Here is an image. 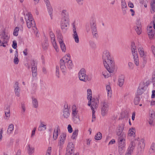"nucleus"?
Masks as SVG:
<instances>
[{"mask_svg": "<svg viewBox=\"0 0 155 155\" xmlns=\"http://www.w3.org/2000/svg\"><path fill=\"white\" fill-rule=\"evenodd\" d=\"M118 150L120 153L124 152L126 148V135L122 134L118 137L117 140Z\"/></svg>", "mask_w": 155, "mask_h": 155, "instance_id": "nucleus-4", "label": "nucleus"}, {"mask_svg": "<svg viewBox=\"0 0 155 155\" xmlns=\"http://www.w3.org/2000/svg\"><path fill=\"white\" fill-rule=\"evenodd\" d=\"M51 147H48L45 155H51Z\"/></svg>", "mask_w": 155, "mask_h": 155, "instance_id": "nucleus-54", "label": "nucleus"}, {"mask_svg": "<svg viewBox=\"0 0 155 155\" xmlns=\"http://www.w3.org/2000/svg\"><path fill=\"white\" fill-rule=\"evenodd\" d=\"M129 68L130 70H133L134 68V64L131 62H129L128 64Z\"/></svg>", "mask_w": 155, "mask_h": 155, "instance_id": "nucleus-48", "label": "nucleus"}, {"mask_svg": "<svg viewBox=\"0 0 155 155\" xmlns=\"http://www.w3.org/2000/svg\"><path fill=\"white\" fill-rule=\"evenodd\" d=\"M36 127H34L33 128V129L32 131V133H31V137H32V138L35 135V131L36 130Z\"/></svg>", "mask_w": 155, "mask_h": 155, "instance_id": "nucleus-58", "label": "nucleus"}, {"mask_svg": "<svg viewBox=\"0 0 155 155\" xmlns=\"http://www.w3.org/2000/svg\"><path fill=\"white\" fill-rule=\"evenodd\" d=\"M66 137V134L65 133H62L61 134L59 137V140L58 142L60 145H63L65 140Z\"/></svg>", "mask_w": 155, "mask_h": 155, "instance_id": "nucleus-18", "label": "nucleus"}, {"mask_svg": "<svg viewBox=\"0 0 155 155\" xmlns=\"http://www.w3.org/2000/svg\"><path fill=\"white\" fill-rule=\"evenodd\" d=\"M14 88L16 95L18 97L20 96V89L19 86V84L18 82H16L15 83L14 85Z\"/></svg>", "mask_w": 155, "mask_h": 155, "instance_id": "nucleus-21", "label": "nucleus"}, {"mask_svg": "<svg viewBox=\"0 0 155 155\" xmlns=\"http://www.w3.org/2000/svg\"><path fill=\"white\" fill-rule=\"evenodd\" d=\"M50 36L51 38V41L53 45V46L57 52L59 51V48L58 47L55 41L54 35L52 32L50 33Z\"/></svg>", "mask_w": 155, "mask_h": 155, "instance_id": "nucleus-16", "label": "nucleus"}, {"mask_svg": "<svg viewBox=\"0 0 155 155\" xmlns=\"http://www.w3.org/2000/svg\"><path fill=\"white\" fill-rule=\"evenodd\" d=\"M136 27H141V22L140 20H137L136 22Z\"/></svg>", "mask_w": 155, "mask_h": 155, "instance_id": "nucleus-61", "label": "nucleus"}, {"mask_svg": "<svg viewBox=\"0 0 155 155\" xmlns=\"http://www.w3.org/2000/svg\"><path fill=\"white\" fill-rule=\"evenodd\" d=\"M139 53L141 57H144L145 56V53L144 52L143 49L142 47H139L138 48Z\"/></svg>", "mask_w": 155, "mask_h": 155, "instance_id": "nucleus-31", "label": "nucleus"}, {"mask_svg": "<svg viewBox=\"0 0 155 155\" xmlns=\"http://www.w3.org/2000/svg\"><path fill=\"white\" fill-rule=\"evenodd\" d=\"M72 36H78L76 30V28L74 24L73 25Z\"/></svg>", "mask_w": 155, "mask_h": 155, "instance_id": "nucleus-35", "label": "nucleus"}, {"mask_svg": "<svg viewBox=\"0 0 155 155\" xmlns=\"http://www.w3.org/2000/svg\"><path fill=\"white\" fill-rule=\"evenodd\" d=\"M124 125L123 124L119 125L116 130V134L119 137L121 136L122 134L125 135L123 132L124 129Z\"/></svg>", "mask_w": 155, "mask_h": 155, "instance_id": "nucleus-15", "label": "nucleus"}, {"mask_svg": "<svg viewBox=\"0 0 155 155\" xmlns=\"http://www.w3.org/2000/svg\"><path fill=\"white\" fill-rule=\"evenodd\" d=\"M74 146L72 142L68 143L66 150V153L74 154Z\"/></svg>", "mask_w": 155, "mask_h": 155, "instance_id": "nucleus-14", "label": "nucleus"}, {"mask_svg": "<svg viewBox=\"0 0 155 155\" xmlns=\"http://www.w3.org/2000/svg\"><path fill=\"white\" fill-rule=\"evenodd\" d=\"M5 116L4 117V119L5 120H8L10 117V112H5Z\"/></svg>", "mask_w": 155, "mask_h": 155, "instance_id": "nucleus-43", "label": "nucleus"}, {"mask_svg": "<svg viewBox=\"0 0 155 155\" xmlns=\"http://www.w3.org/2000/svg\"><path fill=\"white\" fill-rule=\"evenodd\" d=\"M136 140L132 141L130 143L125 155H131L136 145Z\"/></svg>", "mask_w": 155, "mask_h": 155, "instance_id": "nucleus-13", "label": "nucleus"}, {"mask_svg": "<svg viewBox=\"0 0 155 155\" xmlns=\"http://www.w3.org/2000/svg\"><path fill=\"white\" fill-rule=\"evenodd\" d=\"M58 39L60 45L64 43L63 41V38L62 36H59L58 37Z\"/></svg>", "mask_w": 155, "mask_h": 155, "instance_id": "nucleus-52", "label": "nucleus"}, {"mask_svg": "<svg viewBox=\"0 0 155 155\" xmlns=\"http://www.w3.org/2000/svg\"><path fill=\"white\" fill-rule=\"evenodd\" d=\"M151 12L152 13H153L155 12V5H151Z\"/></svg>", "mask_w": 155, "mask_h": 155, "instance_id": "nucleus-62", "label": "nucleus"}, {"mask_svg": "<svg viewBox=\"0 0 155 155\" xmlns=\"http://www.w3.org/2000/svg\"><path fill=\"white\" fill-rule=\"evenodd\" d=\"M90 45L92 48H95L96 47V44L94 42L92 41H90L89 42Z\"/></svg>", "mask_w": 155, "mask_h": 155, "instance_id": "nucleus-53", "label": "nucleus"}, {"mask_svg": "<svg viewBox=\"0 0 155 155\" xmlns=\"http://www.w3.org/2000/svg\"><path fill=\"white\" fill-rule=\"evenodd\" d=\"M47 6V7L51 5L50 2L48 0H44Z\"/></svg>", "mask_w": 155, "mask_h": 155, "instance_id": "nucleus-63", "label": "nucleus"}, {"mask_svg": "<svg viewBox=\"0 0 155 155\" xmlns=\"http://www.w3.org/2000/svg\"><path fill=\"white\" fill-rule=\"evenodd\" d=\"M21 112L22 113H24L25 111L26 108L25 105L24 104H21Z\"/></svg>", "mask_w": 155, "mask_h": 155, "instance_id": "nucleus-55", "label": "nucleus"}, {"mask_svg": "<svg viewBox=\"0 0 155 155\" xmlns=\"http://www.w3.org/2000/svg\"><path fill=\"white\" fill-rule=\"evenodd\" d=\"M155 120V116L152 113L150 114L149 117L148 121L149 124L151 126L154 125V121Z\"/></svg>", "mask_w": 155, "mask_h": 155, "instance_id": "nucleus-22", "label": "nucleus"}, {"mask_svg": "<svg viewBox=\"0 0 155 155\" xmlns=\"http://www.w3.org/2000/svg\"><path fill=\"white\" fill-rule=\"evenodd\" d=\"M121 7L122 9L126 8H127V6L125 0H122L121 1Z\"/></svg>", "mask_w": 155, "mask_h": 155, "instance_id": "nucleus-46", "label": "nucleus"}, {"mask_svg": "<svg viewBox=\"0 0 155 155\" xmlns=\"http://www.w3.org/2000/svg\"><path fill=\"white\" fill-rule=\"evenodd\" d=\"M124 77L123 75L120 76L118 79V84L119 86L121 87L123 85L124 83Z\"/></svg>", "mask_w": 155, "mask_h": 155, "instance_id": "nucleus-26", "label": "nucleus"}, {"mask_svg": "<svg viewBox=\"0 0 155 155\" xmlns=\"http://www.w3.org/2000/svg\"><path fill=\"white\" fill-rule=\"evenodd\" d=\"M144 90L143 87H139L137 90V92L139 95H141L143 92Z\"/></svg>", "mask_w": 155, "mask_h": 155, "instance_id": "nucleus-44", "label": "nucleus"}, {"mask_svg": "<svg viewBox=\"0 0 155 155\" xmlns=\"http://www.w3.org/2000/svg\"><path fill=\"white\" fill-rule=\"evenodd\" d=\"M87 91V98L89 100L88 104L89 106H90L91 104V101L92 99V91L91 89H88Z\"/></svg>", "mask_w": 155, "mask_h": 155, "instance_id": "nucleus-23", "label": "nucleus"}, {"mask_svg": "<svg viewBox=\"0 0 155 155\" xmlns=\"http://www.w3.org/2000/svg\"><path fill=\"white\" fill-rule=\"evenodd\" d=\"M153 26L154 29H155V19H154L152 22H151L150 25L147 27V33L149 38L150 39H153L155 34V31L153 30Z\"/></svg>", "mask_w": 155, "mask_h": 155, "instance_id": "nucleus-9", "label": "nucleus"}, {"mask_svg": "<svg viewBox=\"0 0 155 155\" xmlns=\"http://www.w3.org/2000/svg\"><path fill=\"white\" fill-rule=\"evenodd\" d=\"M68 132L70 133H71L72 132V128L71 125H70V124L68 125Z\"/></svg>", "mask_w": 155, "mask_h": 155, "instance_id": "nucleus-59", "label": "nucleus"}, {"mask_svg": "<svg viewBox=\"0 0 155 155\" xmlns=\"http://www.w3.org/2000/svg\"><path fill=\"white\" fill-rule=\"evenodd\" d=\"M60 131L58 127L55 128L54 130L53 134V138L54 140H56L58 138V131Z\"/></svg>", "mask_w": 155, "mask_h": 155, "instance_id": "nucleus-25", "label": "nucleus"}, {"mask_svg": "<svg viewBox=\"0 0 155 155\" xmlns=\"http://www.w3.org/2000/svg\"><path fill=\"white\" fill-rule=\"evenodd\" d=\"M106 89L107 92V96L110 97L112 94V91L110 85H106Z\"/></svg>", "mask_w": 155, "mask_h": 155, "instance_id": "nucleus-32", "label": "nucleus"}, {"mask_svg": "<svg viewBox=\"0 0 155 155\" xmlns=\"http://www.w3.org/2000/svg\"><path fill=\"white\" fill-rule=\"evenodd\" d=\"M155 144L153 143L151 145L149 152L150 153H152L154 152L155 150Z\"/></svg>", "mask_w": 155, "mask_h": 155, "instance_id": "nucleus-36", "label": "nucleus"}, {"mask_svg": "<svg viewBox=\"0 0 155 155\" xmlns=\"http://www.w3.org/2000/svg\"><path fill=\"white\" fill-rule=\"evenodd\" d=\"M135 31L138 35H140L142 32L141 27H137L135 28Z\"/></svg>", "mask_w": 155, "mask_h": 155, "instance_id": "nucleus-49", "label": "nucleus"}, {"mask_svg": "<svg viewBox=\"0 0 155 155\" xmlns=\"http://www.w3.org/2000/svg\"><path fill=\"white\" fill-rule=\"evenodd\" d=\"M26 148L28 153L29 155H32L35 152V148L32 145L30 144L27 145Z\"/></svg>", "mask_w": 155, "mask_h": 155, "instance_id": "nucleus-19", "label": "nucleus"}, {"mask_svg": "<svg viewBox=\"0 0 155 155\" xmlns=\"http://www.w3.org/2000/svg\"><path fill=\"white\" fill-rule=\"evenodd\" d=\"M61 28L65 31L67 29L69 25V16L68 12L66 10H63L61 13Z\"/></svg>", "mask_w": 155, "mask_h": 155, "instance_id": "nucleus-3", "label": "nucleus"}, {"mask_svg": "<svg viewBox=\"0 0 155 155\" xmlns=\"http://www.w3.org/2000/svg\"><path fill=\"white\" fill-rule=\"evenodd\" d=\"M90 25L91 28L96 27V21L95 19L92 18L90 21Z\"/></svg>", "mask_w": 155, "mask_h": 155, "instance_id": "nucleus-28", "label": "nucleus"}, {"mask_svg": "<svg viewBox=\"0 0 155 155\" xmlns=\"http://www.w3.org/2000/svg\"><path fill=\"white\" fill-rule=\"evenodd\" d=\"M140 101V98L138 97H136L135 98L134 100V104L136 105H137L139 103Z\"/></svg>", "mask_w": 155, "mask_h": 155, "instance_id": "nucleus-50", "label": "nucleus"}, {"mask_svg": "<svg viewBox=\"0 0 155 155\" xmlns=\"http://www.w3.org/2000/svg\"><path fill=\"white\" fill-rule=\"evenodd\" d=\"M72 37L76 43H78L79 42V39L78 35Z\"/></svg>", "mask_w": 155, "mask_h": 155, "instance_id": "nucleus-57", "label": "nucleus"}, {"mask_svg": "<svg viewBox=\"0 0 155 155\" xmlns=\"http://www.w3.org/2000/svg\"><path fill=\"white\" fill-rule=\"evenodd\" d=\"M78 76L79 80L84 82L91 80V78L86 74V70L84 68L81 69L78 72Z\"/></svg>", "mask_w": 155, "mask_h": 155, "instance_id": "nucleus-8", "label": "nucleus"}, {"mask_svg": "<svg viewBox=\"0 0 155 155\" xmlns=\"http://www.w3.org/2000/svg\"><path fill=\"white\" fill-rule=\"evenodd\" d=\"M145 146L144 140L143 139H141L139 143L138 147H140L142 150L144 148Z\"/></svg>", "mask_w": 155, "mask_h": 155, "instance_id": "nucleus-34", "label": "nucleus"}, {"mask_svg": "<svg viewBox=\"0 0 155 155\" xmlns=\"http://www.w3.org/2000/svg\"><path fill=\"white\" fill-rule=\"evenodd\" d=\"M109 109V104L107 101H104L101 104V112L102 116H105L107 115Z\"/></svg>", "mask_w": 155, "mask_h": 155, "instance_id": "nucleus-10", "label": "nucleus"}, {"mask_svg": "<svg viewBox=\"0 0 155 155\" xmlns=\"http://www.w3.org/2000/svg\"><path fill=\"white\" fill-rule=\"evenodd\" d=\"M98 100L97 99H91V104L90 106L92 110H94V108H96L98 107Z\"/></svg>", "mask_w": 155, "mask_h": 155, "instance_id": "nucleus-17", "label": "nucleus"}, {"mask_svg": "<svg viewBox=\"0 0 155 155\" xmlns=\"http://www.w3.org/2000/svg\"><path fill=\"white\" fill-rule=\"evenodd\" d=\"M135 134V130L133 129H130L128 131V135L130 136H134Z\"/></svg>", "mask_w": 155, "mask_h": 155, "instance_id": "nucleus-37", "label": "nucleus"}, {"mask_svg": "<svg viewBox=\"0 0 155 155\" xmlns=\"http://www.w3.org/2000/svg\"><path fill=\"white\" fill-rule=\"evenodd\" d=\"M131 50L133 56L134 64L137 66L139 65V58L137 51L136 46L134 42H132L131 45Z\"/></svg>", "mask_w": 155, "mask_h": 155, "instance_id": "nucleus-7", "label": "nucleus"}, {"mask_svg": "<svg viewBox=\"0 0 155 155\" xmlns=\"http://www.w3.org/2000/svg\"><path fill=\"white\" fill-rule=\"evenodd\" d=\"M19 31V28L18 27L15 28L14 29L13 35H14L17 36L18 35V31Z\"/></svg>", "mask_w": 155, "mask_h": 155, "instance_id": "nucleus-42", "label": "nucleus"}, {"mask_svg": "<svg viewBox=\"0 0 155 155\" xmlns=\"http://www.w3.org/2000/svg\"><path fill=\"white\" fill-rule=\"evenodd\" d=\"M71 114L73 121L75 124H78L80 122L79 116V111L77 107L73 105L71 107Z\"/></svg>", "mask_w": 155, "mask_h": 155, "instance_id": "nucleus-5", "label": "nucleus"}, {"mask_svg": "<svg viewBox=\"0 0 155 155\" xmlns=\"http://www.w3.org/2000/svg\"><path fill=\"white\" fill-rule=\"evenodd\" d=\"M47 129L46 125L43 122L41 121L40 124L38 128V130L39 131H42L46 130Z\"/></svg>", "mask_w": 155, "mask_h": 155, "instance_id": "nucleus-24", "label": "nucleus"}, {"mask_svg": "<svg viewBox=\"0 0 155 155\" xmlns=\"http://www.w3.org/2000/svg\"><path fill=\"white\" fill-rule=\"evenodd\" d=\"M19 60L18 58V52L17 50L15 51V57L14 59V62L15 64H17L18 63Z\"/></svg>", "mask_w": 155, "mask_h": 155, "instance_id": "nucleus-33", "label": "nucleus"}, {"mask_svg": "<svg viewBox=\"0 0 155 155\" xmlns=\"http://www.w3.org/2000/svg\"><path fill=\"white\" fill-rule=\"evenodd\" d=\"M25 18L26 21L27 27L30 28L31 27H35V22L30 13H28L25 15Z\"/></svg>", "mask_w": 155, "mask_h": 155, "instance_id": "nucleus-6", "label": "nucleus"}, {"mask_svg": "<svg viewBox=\"0 0 155 155\" xmlns=\"http://www.w3.org/2000/svg\"><path fill=\"white\" fill-rule=\"evenodd\" d=\"M102 57L105 67L110 72H113L114 70L115 64L109 51L107 50H104L103 52Z\"/></svg>", "mask_w": 155, "mask_h": 155, "instance_id": "nucleus-1", "label": "nucleus"}, {"mask_svg": "<svg viewBox=\"0 0 155 155\" xmlns=\"http://www.w3.org/2000/svg\"><path fill=\"white\" fill-rule=\"evenodd\" d=\"M60 45L62 51L63 52H65L66 50V48L64 43L61 44Z\"/></svg>", "mask_w": 155, "mask_h": 155, "instance_id": "nucleus-47", "label": "nucleus"}, {"mask_svg": "<svg viewBox=\"0 0 155 155\" xmlns=\"http://www.w3.org/2000/svg\"><path fill=\"white\" fill-rule=\"evenodd\" d=\"M33 107L35 108H37L38 106V101L36 98L34 97H32Z\"/></svg>", "mask_w": 155, "mask_h": 155, "instance_id": "nucleus-27", "label": "nucleus"}, {"mask_svg": "<svg viewBox=\"0 0 155 155\" xmlns=\"http://www.w3.org/2000/svg\"><path fill=\"white\" fill-rule=\"evenodd\" d=\"M48 46V43L47 41H45L42 44L43 48L44 50L47 49Z\"/></svg>", "mask_w": 155, "mask_h": 155, "instance_id": "nucleus-45", "label": "nucleus"}, {"mask_svg": "<svg viewBox=\"0 0 155 155\" xmlns=\"http://www.w3.org/2000/svg\"><path fill=\"white\" fill-rule=\"evenodd\" d=\"M31 64L32 76L34 78L36 77L37 75V62L33 60L31 61Z\"/></svg>", "mask_w": 155, "mask_h": 155, "instance_id": "nucleus-12", "label": "nucleus"}, {"mask_svg": "<svg viewBox=\"0 0 155 155\" xmlns=\"http://www.w3.org/2000/svg\"><path fill=\"white\" fill-rule=\"evenodd\" d=\"M70 113L69 112L67 105H64L63 110V115L64 118H67L70 116Z\"/></svg>", "mask_w": 155, "mask_h": 155, "instance_id": "nucleus-20", "label": "nucleus"}, {"mask_svg": "<svg viewBox=\"0 0 155 155\" xmlns=\"http://www.w3.org/2000/svg\"><path fill=\"white\" fill-rule=\"evenodd\" d=\"M3 133V130H1L0 131V142L1 141L2 139V134Z\"/></svg>", "mask_w": 155, "mask_h": 155, "instance_id": "nucleus-64", "label": "nucleus"}, {"mask_svg": "<svg viewBox=\"0 0 155 155\" xmlns=\"http://www.w3.org/2000/svg\"><path fill=\"white\" fill-rule=\"evenodd\" d=\"M91 32L94 38H97L98 37V35L97 29V28H91Z\"/></svg>", "mask_w": 155, "mask_h": 155, "instance_id": "nucleus-30", "label": "nucleus"}, {"mask_svg": "<svg viewBox=\"0 0 155 155\" xmlns=\"http://www.w3.org/2000/svg\"><path fill=\"white\" fill-rule=\"evenodd\" d=\"M78 129H76L74 131L72 136V138L73 139H75L78 135Z\"/></svg>", "mask_w": 155, "mask_h": 155, "instance_id": "nucleus-39", "label": "nucleus"}, {"mask_svg": "<svg viewBox=\"0 0 155 155\" xmlns=\"http://www.w3.org/2000/svg\"><path fill=\"white\" fill-rule=\"evenodd\" d=\"M56 74L58 78H59V68L58 66H57L56 67Z\"/></svg>", "mask_w": 155, "mask_h": 155, "instance_id": "nucleus-51", "label": "nucleus"}, {"mask_svg": "<svg viewBox=\"0 0 155 155\" xmlns=\"http://www.w3.org/2000/svg\"><path fill=\"white\" fill-rule=\"evenodd\" d=\"M107 71H108L107 70ZM108 72L110 73L108 71H107L106 70L102 72V75L104 76L105 78H108L110 75V74H108Z\"/></svg>", "mask_w": 155, "mask_h": 155, "instance_id": "nucleus-40", "label": "nucleus"}, {"mask_svg": "<svg viewBox=\"0 0 155 155\" xmlns=\"http://www.w3.org/2000/svg\"><path fill=\"white\" fill-rule=\"evenodd\" d=\"M73 67L71 60H70V55L68 54L60 60V68L64 74H66L68 70L71 69Z\"/></svg>", "mask_w": 155, "mask_h": 155, "instance_id": "nucleus-2", "label": "nucleus"}, {"mask_svg": "<svg viewBox=\"0 0 155 155\" xmlns=\"http://www.w3.org/2000/svg\"><path fill=\"white\" fill-rule=\"evenodd\" d=\"M12 47L14 49H16L17 47V42L15 41H13L12 42Z\"/></svg>", "mask_w": 155, "mask_h": 155, "instance_id": "nucleus-56", "label": "nucleus"}, {"mask_svg": "<svg viewBox=\"0 0 155 155\" xmlns=\"http://www.w3.org/2000/svg\"><path fill=\"white\" fill-rule=\"evenodd\" d=\"M47 8L48 9V12L51 18L53 12V9L52 8L51 5L47 7Z\"/></svg>", "mask_w": 155, "mask_h": 155, "instance_id": "nucleus-41", "label": "nucleus"}, {"mask_svg": "<svg viewBox=\"0 0 155 155\" xmlns=\"http://www.w3.org/2000/svg\"><path fill=\"white\" fill-rule=\"evenodd\" d=\"M102 137V134L100 132L97 133L95 136V139L97 140H100Z\"/></svg>", "mask_w": 155, "mask_h": 155, "instance_id": "nucleus-38", "label": "nucleus"}, {"mask_svg": "<svg viewBox=\"0 0 155 155\" xmlns=\"http://www.w3.org/2000/svg\"><path fill=\"white\" fill-rule=\"evenodd\" d=\"M0 45L3 47H6L5 44H7L9 37L6 34L4 31H3L1 35H0Z\"/></svg>", "mask_w": 155, "mask_h": 155, "instance_id": "nucleus-11", "label": "nucleus"}, {"mask_svg": "<svg viewBox=\"0 0 155 155\" xmlns=\"http://www.w3.org/2000/svg\"><path fill=\"white\" fill-rule=\"evenodd\" d=\"M14 125L12 124H10L8 128L7 133L8 134H11L14 130Z\"/></svg>", "mask_w": 155, "mask_h": 155, "instance_id": "nucleus-29", "label": "nucleus"}, {"mask_svg": "<svg viewBox=\"0 0 155 155\" xmlns=\"http://www.w3.org/2000/svg\"><path fill=\"white\" fill-rule=\"evenodd\" d=\"M63 145H60L58 143V146L59 147V155H60L61 154V150L62 149Z\"/></svg>", "mask_w": 155, "mask_h": 155, "instance_id": "nucleus-60", "label": "nucleus"}]
</instances>
